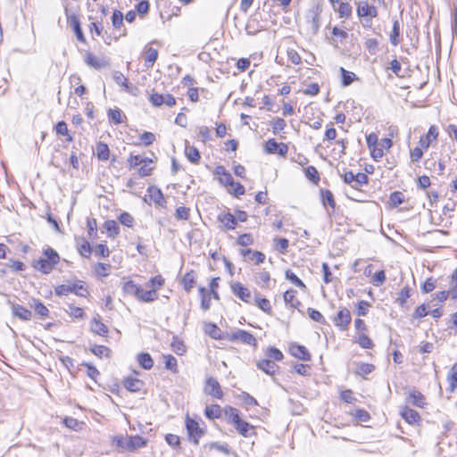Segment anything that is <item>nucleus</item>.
<instances>
[{
  "mask_svg": "<svg viewBox=\"0 0 457 457\" xmlns=\"http://www.w3.org/2000/svg\"><path fill=\"white\" fill-rule=\"evenodd\" d=\"M59 260L58 253L53 248L47 247L44 250L43 255L34 262L33 267L44 274H48L54 270Z\"/></svg>",
  "mask_w": 457,
  "mask_h": 457,
  "instance_id": "obj_1",
  "label": "nucleus"
},
{
  "mask_svg": "<svg viewBox=\"0 0 457 457\" xmlns=\"http://www.w3.org/2000/svg\"><path fill=\"white\" fill-rule=\"evenodd\" d=\"M320 13L321 8L319 5L312 7L305 13L304 29L308 35L315 36L318 34L320 27Z\"/></svg>",
  "mask_w": 457,
  "mask_h": 457,
  "instance_id": "obj_2",
  "label": "nucleus"
},
{
  "mask_svg": "<svg viewBox=\"0 0 457 457\" xmlns=\"http://www.w3.org/2000/svg\"><path fill=\"white\" fill-rule=\"evenodd\" d=\"M186 428L189 441L195 445H198L199 439L205 434L204 428L200 427L198 421L189 416H187L186 419Z\"/></svg>",
  "mask_w": 457,
  "mask_h": 457,
  "instance_id": "obj_3",
  "label": "nucleus"
},
{
  "mask_svg": "<svg viewBox=\"0 0 457 457\" xmlns=\"http://www.w3.org/2000/svg\"><path fill=\"white\" fill-rule=\"evenodd\" d=\"M356 13L359 19H373L378 16V12L375 5L367 1H360L357 3Z\"/></svg>",
  "mask_w": 457,
  "mask_h": 457,
  "instance_id": "obj_4",
  "label": "nucleus"
},
{
  "mask_svg": "<svg viewBox=\"0 0 457 457\" xmlns=\"http://www.w3.org/2000/svg\"><path fill=\"white\" fill-rule=\"evenodd\" d=\"M65 14L67 17V22L73 29V31L78 40L82 43L86 42V38L83 34L79 17L74 13L70 14L69 10L67 8L65 9Z\"/></svg>",
  "mask_w": 457,
  "mask_h": 457,
  "instance_id": "obj_5",
  "label": "nucleus"
},
{
  "mask_svg": "<svg viewBox=\"0 0 457 457\" xmlns=\"http://www.w3.org/2000/svg\"><path fill=\"white\" fill-rule=\"evenodd\" d=\"M265 151L268 154H278L281 156H286L288 152V146L285 143H278L274 138H270L265 144Z\"/></svg>",
  "mask_w": 457,
  "mask_h": 457,
  "instance_id": "obj_6",
  "label": "nucleus"
},
{
  "mask_svg": "<svg viewBox=\"0 0 457 457\" xmlns=\"http://www.w3.org/2000/svg\"><path fill=\"white\" fill-rule=\"evenodd\" d=\"M204 393L218 399H220L223 396L220 383L212 377L206 379Z\"/></svg>",
  "mask_w": 457,
  "mask_h": 457,
  "instance_id": "obj_7",
  "label": "nucleus"
},
{
  "mask_svg": "<svg viewBox=\"0 0 457 457\" xmlns=\"http://www.w3.org/2000/svg\"><path fill=\"white\" fill-rule=\"evenodd\" d=\"M351 312L347 308L341 309L337 315L334 318L335 325L339 327L341 330H346L349 324L351 323Z\"/></svg>",
  "mask_w": 457,
  "mask_h": 457,
  "instance_id": "obj_8",
  "label": "nucleus"
},
{
  "mask_svg": "<svg viewBox=\"0 0 457 457\" xmlns=\"http://www.w3.org/2000/svg\"><path fill=\"white\" fill-rule=\"evenodd\" d=\"M232 341L239 340L249 345H256V338L249 332L238 329L230 336Z\"/></svg>",
  "mask_w": 457,
  "mask_h": 457,
  "instance_id": "obj_9",
  "label": "nucleus"
},
{
  "mask_svg": "<svg viewBox=\"0 0 457 457\" xmlns=\"http://www.w3.org/2000/svg\"><path fill=\"white\" fill-rule=\"evenodd\" d=\"M231 290L235 295H237L239 299H241L245 303L251 302V293L247 287L243 286L239 282H235L231 284Z\"/></svg>",
  "mask_w": 457,
  "mask_h": 457,
  "instance_id": "obj_10",
  "label": "nucleus"
},
{
  "mask_svg": "<svg viewBox=\"0 0 457 457\" xmlns=\"http://www.w3.org/2000/svg\"><path fill=\"white\" fill-rule=\"evenodd\" d=\"M85 62L95 69H102L109 66V62L104 57L94 55L91 53H87L85 57Z\"/></svg>",
  "mask_w": 457,
  "mask_h": 457,
  "instance_id": "obj_11",
  "label": "nucleus"
},
{
  "mask_svg": "<svg viewBox=\"0 0 457 457\" xmlns=\"http://www.w3.org/2000/svg\"><path fill=\"white\" fill-rule=\"evenodd\" d=\"M147 192L148 197L150 198L151 201H153L159 206H164L166 202L164 200L163 194L160 188L156 187L155 186H150L147 188Z\"/></svg>",
  "mask_w": 457,
  "mask_h": 457,
  "instance_id": "obj_12",
  "label": "nucleus"
},
{
  "mask_svg": "<svg viewBox=\"0 0 457 457\" xmlns=\"http://www.w3.org/2000/svg\"><path fill=\"white\" fill-rule=\"evenodd\" d=\"M240 253L246 260L253 261L256 264H260L265 260V254L259 251H253L252 249H242Z\"/></svg>",
  "mask_w": 457,
  "mask_h": 457,
  "instance_id": "obj_13",
  "label": "nucleus"
},
{
  "mask_svg": "<svg viewBox=\"0 0 457 457\" xmlns=\"http://www.w3.org/2000/svg\"><path fill=\"white\" fill-rule=\"evenodd\" d=\"M425 169L437 175H442L445 170V163L442 161L436 162L434 158L427 159L424 162Z\"/></svg>",
  "mask_w": 457,
  "mask_h": 457,
  "instance_id": "obj_14",
  "label": "nucleus"
},
{
  "mask_svg": "<svg viewBox=\"0 0 457 457\" xmlns=\"http://www.w3.org/2000/svg\"><path fill=\"white\" fill-rule=\"evenodd\" d=\"M438 136V132L436 131V129L435 126H431L427 133L426 136L421 137L419 141V145L423 149H428L432 142V140L436 139Z\"/></svg>",
  "mask_w": 457,
  "mask_h": 457,
  "instance_id": "obj_15",
  "label": "nucleus"
},
{
  "mask_svg": "<svg viewBox=\"0 0 457 457\" xmlns=\"http://www.w3.org/2000/svg\"><path fill=\"white\" fill-rule=\"evenodd\" d=\"M290 353L293 356L303 361H309L311 358L309 352L303 345L296 344L291 345Z\"/></svg>",
  "mask_w": 457,
  "mask_h": 457,
  "instance_id": "obj_16",
  "label": "nucleus"
},
{
  "mask_svg": "<svg viewBox=\"0 0 457 457\" xmlns=\"http://www.w3.org/2000/svg\"><path fill=\"white\" fill-rule=\"evenodd\" d=\"M218 220L227 229H234L237 226V218L230 212L220 213Z\"/></svg>",
  "mask_w": 457,
  "mask_h": 457,
  "instance_id": "obj_17",
  "label": "nucleus"
},
{
  "mask_svg": "<svg viewBox=\"0 0 457 457\" xmlns=\"http://www.w3.org/2000/svg\"><path fill=\"white\" fill-rule=\"evenodd\" d=\"M91 330L99 335V336H106L108 333L107 327L101 321V318L99 315L94 317L91 321Z\"/></svg>",
  "mask_w": 457,
  "mask_h": 457,
  "instance_id": "obj_18",
  "label": "nucleus"
},
{
  "mask_svg": "<svg viewBox=\"0 0 457 457\" xmlns=\"http://www.w3.org/2000/svg\"><path fill=\"white\" fill-rule=\"evenodd\" d=\"M257 367L268 375H273L278 368V365L271 360L259 361L257 362Z\"/></svg>",
  "mask_w": 457,
  "mask_h": 457,
  "instance_id": "obj_19",
  "label": "nucleus"
},
{
  "mask_svg": "<svg viewBox=\"0 0 457 457\" xmlns=\"http://www.w3.org/2000/svg\"><path fill=\"white\" fill-rule=\"evenodd\" d=\"M145 53V65L146 68H151L158 58V51L151 46H146Z\"/></svg>",
  "mask_w": 457,
  "mask_h": 457,
  "instance_id": "obj_20",
  "label": "nucleus"
},
{
  "mask_svg": "<svg viewBox=\"0 0 457 457\" xmlns=\"http://www.w3.org/2000/svg\"><path fill=\"white\" fill-rule=\"evenodd\" d=\"M408 402L417 407H424L426 404L425 396L419 391L413 390L410 393Z\"/></svg>",
  "mask_w": 457,
  "mask_h": 457,
  "instance_id": "obj_21",
  "label": "nucleus"
},
{
  "mask_svg": "<svg viewBox=\"0 0 457 457\" xmlns=\"http://www.w3.org/2000/svg\"><path fill=\"white\" fill-rule=\"evenodd\" d=\"M143 162H153V160L147 157H143L139 154H130L128 159L129 168L135 169L141 165Z\"/></svg>",
  "mask_w": 457,
  "mask_h": 457,
  "instance_id": "obj_22",
  "label": "nucleus"
},
{
  "mask_svg": "<svg viewBox=\"0 0 457 457\" xmlns=\"http://www.w3.org/2000/svg\"><path fill=\"white\" fill-rule=\"evenodd\" d=\"M401 415L410 424H414L420 420L419 413L409 407H404Z\"/></svg>",
  "mask_w": 457,
  "mask_h": 457,
  "instance_id": "obj_23",
  "label": "nucleus"
},
{
  "mask_svg": "<svg viewBox=\"0 0 457 457\" xmlns=\"http://www.w3.org/2000/svg\"><path fill=\"white\" fill-rule=\"evenodd\" d=\"M146 442L145 440L139 436H129L128 437V451L133 452L138 448L143 447L145 445Z\"/></svg>",
  "mask_w": 457,
  "mask_h": 457,
  "instance_id": "obj_24",
  "label": "nucleus"
},
{
  "mask_svg": "<svg viewBox=\"0 0 457 457\" xmlns=\"http://www.w3.org/2000/svg\"><path fill=\"white\" fill-rule=\"evenodd\" d=\"M30 308H33L35 314L41 318H46L49 315L48 308L37 299H33V303H30Z\"/></svg>",
  "mask_w": 457,
  "mask_h": 457,
  "instance_id": "obj_25",
  "label": "nucleus"
},
{
  "mask_svg": "<svg viewBox=\"0 0 457 457\" xmlns=\"http://www.w3.org/2000/svg\"><path fill=\"white\" fill-rule=\"evenodd\" d=\"M124 386L130 392H138L141 390L143 382L136 378H127L124 380Z\"/></svg>",
  "mask_w": 457,
  "mask_h": 457,
  "instance_id": "obj_26",
  "label": "nucleus"
},
{
  "mask_svg": "<svg viewBox=\"0 0 457 457\" xmlns=\"http://www.w3.org/2000/svg\"><path fill=\"white\" fill-rule=\"evenodd\" d=\"M136 297L138 300L142 301V302L150 303V302H153V301H154L156 299L157 294H156V291L154 289H153V290H144L140 287V293L138 295H137Z\"/></svg>",
  "mask_w": 457,
  "mask_h": 457,
  "instance_id": "obj_27",
  "label": "nucleus"
},
{
  "mask_svg": "<svg viewBox=\"0 0 457 457\" xmlns=\"http://www.w3.org/2000/svg\"><path fill=\"white\" fill-rule=\"evenodd\" d=\"M137 361L144 370H151L154 361L149 353H142L137 355Z\"/></svg>",
  "mask_w": 457,
  "mask_h": 457,
  "instance_id": "obj_28",
  "label": "nucleus"
},
{
  "mask_svg": "<svg viewBox=\"0 0 457 457\" xmlns=\"http://www.w3.org/2000/svg\"><path fill=\"white\" fill-rule=\"evenodd\" d=\"M400 22L397 19H394L393 21V28L390 34V42L393 46H396L399 45L400 40Z\"/></svg>",
  "mask_w": 457,
  "mask_h": 457,
  "instance_id": "obj_29",
  "label": "nucleus"
},
{
  "mask_svg": "<svg viewBox=\"0 0 457 457\" xmlns=\"http://www.w3.org/2000/svg\"><path fill=\"white\" fill-rule=\"evenodd\" d=\"M185 154L187 158L193 163H198L201 158L200 152L195 146L186 145Z\"/></svg>",
  "mask_w": 457,
  "mask_h": 457,
  "instance_id": "obj_30",
  "label": "nucleus"
},
{
  "mask_svg": "<svg viewBox=\"0 0 457 457\" xmlns=\"http://www.w3.org/2000/svg\"><path fill=\"white\" fill-rule=\"evenodd\" d=\"M195 278V276L193 270L188 271L184 275L182 278V285L187 292H190V290L194 287Z\"/></svg>",
  "mask_w": 457,
  "mask_h": 457,
  "instance_id": "obj_31",
  "label": "nucleus"
},
{
  "mask_svg": "<svg viewBox=\"0 0 457 457\" xmlns=\"http://www.w3.org/2000/svg\"><path fill=\"white\" fill-rule=\"evenodd\" d=\"M340 72L342 75L341 84L343 87L350 86L353 80L357 79L353 72L348 71L343 67L340 68Z\"/></svg>",
  "mask_w": 457,
  "mask_h": 457,
  "instance_id": "obj_32",
  "label": "nucleus"
},
{
  "mask_svg": "<svg viewBox=\"0 0 457 457\" xmlns=\"http://www.w3.org/2000/svg\"><path fill=\"white\" fill-rule=\"evenodd\" d=\"M104 228L109 234V237H114L120 233V228L118 223L113 220H106L104 224Z\"/></svg>",
  "mask_w": 457,
  "mask_h": 457,
  "instance_id": "obj_33",
  "label": "nucleus"
},
{
  "mask_svg": "<svg viewBox=\"0 0 457 457\" xmlns=\"http://www.w3.org/2000/svg\"><path fill=\"white\" fill-rule=\"evenodd\" d=\"M71 292L79 296H86L87 294V289L85 287V283L83 281H77L75 283L70 284Z\"/></svg>",
  "mask_w": 457,
  "mask_h": 457,
  "instance_id": "obj_34",
  "label": "nucleus"
},
{
  "mask_svg": "<svg viewBox=\"0 0 457 457\" xmlns=\"http://www.w3.org/2000/svg\"><path fill=\"white\" fill-rule=\"evenodd\" d=\"M96 154L98 159L106 161L110 157V150L105 143L99 142L96 145Z\"/></svg>",
  "mask_w": 457,
  "mask_h": 457,
  "instance_id": "obj_35",
  "label": "nucleus"
},
{
  "mask_svg": "<svg viewBox=\"0 0 457 457\" xmlns=\"http://www.w3.org/2000/svg\"><path fill=\"white\" fill-rule=\"evenodd\" d=\"M321 198L324 206H329L331 209H335L336 202L334 195L329 190H321Z\"/></svg>",
  "mask_w": 457,
  "mask_h": 457,
  "instance_id": "obj_36",
  "label": "nucleus"
},
{
  "mask_svg": "<svg viewBox=\"0 0 457 457\" xmlns=\"http://www.w3.org/2000/svg\"><path fill=\"white\" fill-rule=\"evenodd\" d=\"M123 291L124 293L136 297V295L140 293V286L137 285L132 280H129L124 283Z\"/></svg>",
  "mask_w": 457,
  "mask_h": 457,
  "instance_id": "obj_37",
  "label": "nucleus"
},
{
  "mask_svg": "<svg viewBox=\"0 0 457 457\" xmlns=\"http://www.w3.org/2000/svg\"><path fill=\"white\" fill-rule=\"evenodd\" d=\"M447 380L449 382V390L450 392H453L457 387V364H454L447 377Z\"/></svg>",
  "mask_w": 457,
  "mask_h": 457,
  "instance_id": "obj_38",
  "label": "nucleus"
},
{
  "mask_svg": "<svg viewBox=\"0 0 457 457\" xmlns=\"http://www.w3.org/2000/svg\"><path fill=\"white\" fill-rule=\"evenodd\" d=\"M112 79L119 86L124 87L126 91H129V85L128 79L123 75L122 72L115 71L112 72Z\"/></svg>",
  "mask_w": 457,
  "mask_h": 457,
  "instance_id": "obj_39",
  "label": "nucleus"
},
{
  "mask_svg": "<svg viewBox=\"0 0 457 457\" xmlns=\"http://www.w3.org/2000/svg\"><path fill=\"white\" fill-rule=\"evenodd\" d=\"M12 311L15 317H18L22 320H27L29 319V310L19 304H12Z\"/></svg>",
  "mask_w": 457,
  "mask_h": 457,
  "instance_id": "obj_40",
  "label": "nucleus"
},
{
  "mask_svg": "<svg viewBox=\"0 0 457 457\" xmlns=\"http://www.w3.org/2000/svg\"><path fill=\"white\" fill-rule=\"evenodd\" d=\"M337 11L340 18L348 19L352 15V6L346 2L340 3Z\"/></svg>",
  "mask_w": 457,
  "mask_h": 457,
  "instance_id": "obj_41",
  "label": "nucleus"
},
{
  "mask_svg": "<svg viewBox=\"0 0 457 457\" xmlns=\"http://www.w3.org/2000/svg\"><path fill=\"white\" fill-rule=\"evenodd\" d=\"M171 349L178 355H183L186 353L184 342L174 337L170 344Z\"/></svg>",
  "mask_w": 457,
  "mask_h": 457,
  "instance_id": "obj_42",
  "label": "nucleus"
},
{
  "mask_svg": "<svg viewBox=\"0 0 457 457\" xmlns=\"http://www.w3.org/2000/svg\"><path fill=\"white\" fill-rule=\"evenodd\" d=\"M199 293L201 295V308L204 311H207L211 306V297L207 295L206 288L204 287H199Z\"/></svg>",
  "mask_w": 457,
  "mask_h": 457,
  "instance_id": "obj_43",
  "label": "nucleus"
},
{
  "mask_svg": "<svg viewBox=\"0 0 457 457\" xmlns=\"http://www.w3.org/2000/svg\"><path fill=\"white\" fill-rule=\"evenodd\" d=\"M204 414L208 419H216L220 416V407L217 404L206 406Z\"/></svg>",
  "mask_w": 457,
  "mask_h": 457,
  "instance_id": "obj_44",
  "label": "nucleus"
},
{
  "mask_svg": "<svg viewBox=\"0 0 457 457\" xmlns=\"http://www.w3.org/2000/svg\"><path fill=\"white\" fill-rule=\"evenodd\" d=\"M295 291L293 289L287 290L284 293V301L287 304H290L292 307H296L300 304L298 300H295Z\"/></svg>",
  "mask_w": 457,
  "mask_h": 457,
  "instance_id": "obj_45",
  "label": "nucleus"
},
{
  "mask_svg": "<svg viewBox=\"0 0 457 457\" xmlns=\"http://www.w3.org/2000/svg\"><path fill=\"white\" fill-rule=\"evenodd\" d=\"M389 201L392 206L397 207L404 202V195L402 192L395 191L390 195Z\"/></svg>",
  "mask_w": 457,
  "mask_h": 457,
  "instance_id": "obj_46",
  "label": "nucleus"
},
{
  "mask_svg": "<svg viewBox=\"0 0 457 457\" xmlns=\"http://www.w3.org/2000/svg\"><path fill=\"white\" fill-rule=\"evenodd\" d=\"M205 333L208 334L212 338H220V329L215 324H206Z\"/></svg>",
  "mask_w": 457,
  "mask_h": 457,
  "instance_id": "obj_47",
  "label": "nucleus"
},
{
  "mask_svg": "<svg viewBox=\"0 0 457 457\" xmlns=\"http://www.w3.org/2000/svg\"><path fill=\"white\" fill-rule=\"evenodd\" d=\"M237 430L243 436H248V432L252 428L248 422L240 420L238 422L235 424Z\"/></svg>",
  "mask_w": 457,
  "mask_h": 457,
  "instance_id": "obj_48",
  "label": "nucleus"
},
{
  "mask_svg": "<svg viewBox=\"0 0 457 457\" xmlns=\"http://www.w3.org/2000/svg\"><path fill=\"white\" fill-rule=\"evenodd\" d=\"M286 278L295 286L301 287V288L305 287L304 283L290 270H287L286 271Z\"/></svg>",
  "mask_w": 457,
  "mask_h": 457,
  "instance_id": "obj_49",
  "label": "nucleus"
},
{
  "mask_svg": "<svg viewBox=\"0 0 457 457\" xmlns=\"http://www.w3.org/2000/svg\"><path fill=\"white\" fill-rule=\"evenodd\" d=\"M55 131L58 135L68 136L67 141L71 142L72 137L69 135L67 124L64 121H59L55 126Z\"/></svg>",
  "mask_w": 457,
  "mask_h": 457,
  "instance_id": "obj_50",
  "label": "nucleus"
},
{
  "mask_svg": "<svg viewBox=\"0 0 457 457\" xmlns=\"http://www.w3.org/2000/svg\"><path fill=\"white\" fill-rule=\"evenodd\" d=\"M270 280V273L266 270H261L258 272L256 276V282L261 285L262 287L268 286L269 282Z\"/></svg>",
  "mask_w": 457,
  "mask_h": 457,
  "instance_id": "obj_51",
  "label": "nucleus"
},
{
  "mask_svg": "<svg viewBox=\"0 0 457 457\" xmlns=\"http://www.w3.org/2000/svg\"><path fill=\"white\" fill-rule=\"evenodd\" d=\"M91 351L99 358L108 357L111 352L110 349L104 345H95Z\"/></svg>",
  "mask_w": 457,
  "mask_h": 457,
  "instance_id": "obj_52",
  "label": "nucleus"
},
{
  "mask_svg": "<svg viewBox=\"0 0 457 457\" xmlns=\"http://www.w3.org/2000/svg\"><path fill=\"white\" fill-rule=\"evenodd\" d=\"M108 118L115 124H120L122 122L121 112L120 109H109Z\"/></svg>",
  "mask_w": 457,
  "mask_h": 457,
  "instance_id": "obj_53",
  "label": "nucleus"
},
{
  "mask_svg": "<svg viewBox=\"0 0 457 457\" xmlns=\"http://www.w3.org/2000/svg\"><path fill=\"white\" fill-rule=\"evenodd\" d=\"M305 176L312 182L320 180V176L317 169L314 166H308L304 170Z\"/></svg>",
  "mask_w": 457,
  "mask_h": 457,
  "instance_id": "obj_54",
  "label": "nucleus"
},
{
  "mask_svg": "<svg viewBox=\"0 0 457 457\" xmlns=\"http://www.w3.org/2000/svg\"><path fill=\"white\" fill-rule=\"evenodd\" d=\"M123 20H124V17L120 11L115 10L112 12V23L115 29L120 28L123 24Z\"/></svg>",
  "mask_w": 457,
  "mask_h": 457,
  "instance_id": "obj_55",
  "label": "nucleus"
},
{
  "mask_svg": "<svg viewBox=\"0 0 457 457\" xmlns=\"http://www.w3.org/2000/svg\"><path fill=\"white\" fill-rule=\"evenodd\" d=\"M357 342L362 348L370 349L373 347L372 340L365 334H360Z\"/></svg>",
  "mask_w": 457,
  "mask_h": 457,
  "instance_id": "obj_56",
  "label": "nucleus"
},
{
  "mask_svg": "<svg viewBox=\"0 0 457 457\" xmlns=\"http://www.w3.org/2000/svg\"><path fill=\"white\" fill-rule=\"evenodd\" d=\"M190 209L185 206H179L177 208L175 217L178 220H187L189 218Z\"/></svg>",
  "mask_w": 457,
  "mask_h": 457,
  "instance_id": "obj_57",
  "label": "nucleus"
},
{
  "mask_svg": "<svg viewBox=\"0 0 457 457\" xmlns=\"http://www.w3.org/2000/svg\"><path fill=\"white\" fill-rule=\"evenodd\" d=\"M374 369H375V367L373 364L361 363L358 366L356 373L361 376H365V375L371 373L374 370Z\"/></svg>",
  "mask_w": 457,
  "mask_h": 457,
  "instance_id": "obj_58",
  "label": "nucleus"
},
{
  "mask_svg": "<svg viewBox=\"0 0 457 457\" xmlns=\"http://www.w3.org/2000/svg\"><path fill=\"white\" fill-rule=\"evenodd\" d=\"M308 314L312 320H313L316 322L325 324L326 320L323 315L317 310L309 308L308 309Z\"/></svg>",
  "mask_w": 457,
  "mask_h": 457,
  "instance_id": "obj_59",
  "label": "nucleus"
},
{
  "mask_svg": "<svg viewBox=\"0 0 457 457\" xmlns=\"http://www.w3.org/2000/svg\"><path fill=\"white\" fill-rule=\"evenodd\" d=\"M411 296V289L408 287H404L398 294L397 302L403 305L407 299Z\"/></svg>",
  "mask_w": 457,
  "mask_h": 457,
  "instance_id": "obj_60",
  "label": "nucleus"
},
{
  "mask_svg": "<svg viewBox=\"0 0 457 457\" xmlns=\"http://www.w3.org/2000/svg\"><path fill=\"white\" fill-rule=\"evenodd\" d=\"M66 312L72 317L79 319L84 316V312L81 308L73 306L72 304L68 305Z\"/></svg>",
  "mask_w": 457,
  "mask_h": 457,
  "instance_id": "obj_61",
  "label": "nucleus"
},
{
  "mask_svg": "<svg viewBox=\"0 0 457 457\" xmlns=\"http://www.w3.org/2000/svg\"><path fill=\"white\" fill-rule=\"evenodd\" d=\"M113 443L115 444V445L120 449L121 451H128V437H124V436H115L113 438Z\"/></svg>",
  "mask_w": 457,
  "mask_h": 457,
  "instance_id": "obj_62",
  "label": "nucleus"
},
{
  "mask_svg": "<svg viewBox=\"0 0 457 457\" xmlns=\"http://www.w3.org/2000/svg\"><path fill=\"white\" fill-rule=\"evenodd\" d=\"M164 357H165V368L167 370L176 372L177 366H178L177 359L172 355H167Z\"/></svg>",
  "mask_w": 457,
  "mask_h": 457,
  "instance_id": "obj_63",
  "label": "nucleus"
},
{
  "mask_svg": "<svg viewBox=\"0 0 457 457\" xmlns=\"http://www.w3.org/2000/svg\"><path fill=\"white\" fill-rule=\"evenodd\" d=\"M257 306L263 312L270 313L271 311L270 303L266 298H256Z\"/></svg>",
  "mask_w": 457,
  "mask_h": 457,
  "instance_id": "obj_64",
  "label": "nucleus"
}]
</instances>
